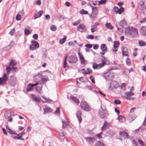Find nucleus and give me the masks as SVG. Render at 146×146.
<instances>
[{
	"instance_id": "1",
	"label": "nucleus",
	"mask_w": 146,
	"mask_h": 146,
	"mask_svg": "<svg viewBox=\"0 0 146 146\" xmlns=\"http://www.w3.org/2000/svg\"><path fill=\"white\" fill-rule=\"evenodd\" d=\"M126 35L129 37L135 38L138 36V32L136 29L132 27L126 28L125 30Z\"/></svg>"
},
{
	"instance_id": "2",
	"label": "nucleus",
	"mask_w": 146,
	"mask_h": 146,
	"mask_svg": "<svg viewBox=\"0 0 146 146\" xmlns=\"http://www.w3.org/2000/svg\"><path fill=\"white\" fill-rule=\"evenodd\" d=\"M42 76L40 74H38L37 75L35 76L34 78V80L36 83L34 84H29L28 85V86L34 87L39 84L38 83L42 79Z\"/></svg>"
},
{
	"instance_id": "3",
	"label": "nucleus",
	"mask_w": 146,
	"mask_h": 146,
	"mask_svg": "<svg viewBox=\"0 0 146 146\" xmlns=\"http://www.w3.org/2000/svg\"><path fill=\"white\" fill-rule=\"evenodd\" d=\"M80 105L81 108L84 111L88 112L91 110L92 109L91 108L86 102H81Z\"/></svg>"
},
{
	"instance_id": "4",
	"label": "nucleus",
	"mask_w": 146,
	"mask_h": 146,
	"mask_svg": "<svg viewBox=\"0 0 146 146\" xmlns=\"http://www.w3.org/2000/svg\"><path fill=\"white\" fill-rule=\"evenodd\" d=\"M101 110L99 111V113L100 117L103 119L106 116L107 111L105 107H102L101 106Z\"/></svg>"
},
{
	"instance_id": "5",
	"label": "nucleus",
	"mask_w": 146,
	"mask_h": 146,
	"mask_svg": "<svg viewBox=\"0 0 146 146\" xmlns=\"http://www.w3.org/2000/svg\"><path fill=\"white\" fill-rule=\"evenodd\" d=\"M111 70V69H110L109 70L108 72L105 74L104 76V78L105 79L109 81L113 79L114 76L113 72H110V70Z\"/></svg>"
},
{
	"instance_id": "6",
	"label": "nucleus",
	"mask_w": 146,
	"mask_h": 146,
	"mask_svg": "<svg viewBox=\"0 0 146 146\" xmlns=\"http://www.w3.org/2000/svg\"><path fill=\"white\" fill-rule=\"evenodd\" d=\"M32 44L30 46L29 48L30 50H36V48L39 47V44L36 41L32 40L31 41Z\"/></svg>"
},
{
	"instance_id": "7",
	"label": "nucleus",
	"mask_w": 146,
	"mask_h": 146,
	"mask_svg": "<svg viewBox=\"0 0 146 146\" xmlns=\"http://www.w3.org/2000/svg\"><path fill=\"white\" fill-rule=\"evenodd\" d=\"M8 77L6 74L3 75V78H0V86L6 84V82L8 80Z\"/></svg>"
},
{
	"instance_id": "8",
	"label": "nucleus",
	"mask_w": 146,
	"mask_h": 146,
	"mask_svg": "<svg viewBox=\"0 0 146 146\" xmlns=\"http://www.w3.org/2000/svg\"><path fill=\"white\" fill-rule=\"evenodd\" d=\"M77 30L81 32H84L86 31V28L84 24H82L77 26Z\"/></svg>"
},
{
	"instance_id": "9",
	"label": "nucleus",
	"mask_w": 146,
	"mask_h": 146,
	"mask_svg": "<svg viewBox=\"0 0 146 146\" xmlns=\"http://www.w3.org/2000/svg\"><path fill=\"white\" fill-rule=\"evenodd\" d=\"M10 84L12 86H15L17 83V79L15 76H12L9 80Z\"/></svg>"
},
{
	"instance_id": "10",
	"label": "nucleus",
	"mask_w": 146,
	"mask_h": 146,
	"mask_svg": "<svg viewBox=\"0 0 146 146\" xmlns=\"http://www.w3.org/2000/svg\"><path fill=\"white\" fill-rule=\"evenodd\" d=\"M77 61L78 58L76 55H71L69 57L68 62L69 63H75Z\"/></svg>"
},
{
	"instance_id": "11",
	"label": "nucleus",
	"mask_w": 146,
	"mask_h": 146,
	"mask_svg": "<svg viewBox=\"0 0 146 146\" xmlns=\"http://www.w3.org/2000/svg\"><path fill=\"white\" fill-rule=\"evenodd\" d=\"M119 84L115 81H113L110 84L109 88L111 90H113L114 88H116L118 86Z\"/></svg>"
},
{
	"instance_id": "12",
	"label": "nucleus",
	"mask_w": 146,
	"mask_h": 146,
	"mask_svg": "<svg viewBox=\"0 0 146 146\" xmlns=\"http://www.w3.org/2000/svg\"><path fill=\"white\" fill-rule=\"evenodd\" d=\"M5 118L8 119V121L9 122H11L12 120V118L11 117V113L9 111H7L4 114Z\"/></svg>"
},
{
	"instance_id": "13",
	"label": "nucleus",
	"mask_w": 146,
	"mask_h": 146,
	"mask_svg": "<svg viewBox=\"0 0 146 146\" xmlns=\"http://www.w3.org/2000/svg\"><path fill=\"white\" fill-rule=\"evenodd\" d=\"M79 57L81 61V63L82 64L85 65L86 61L85 60L82 54H80V52L78 53Z\"/></svg>"
},
{
	"instance_id": "14",
	"label": "nucleus",
	"mask_w": 146,
	"mask_h": 146,
	"mask_svg": "<svg viewBox=\"0 0 146 146\" xmlns=\"http://www.w3.org/2000/svg\"><path fill=\"white\" fill-rule=\"evenodd\" d=\"M99 24V23L96 22L92 27L91 31L92 33H93L97 30L98 29L97 26Z\"/></svg>"
},
{
	"instance_id": "15",
	"label": "nucleus",
	"mask_w": 146,
	"mask_h": 146,
	"mask_svg": "<svg viewBox=\"0 0 146 146\" xmlns=\"http://www.w3.org/2000/svg\"><path fill=\"white\" fill-rule=\"evenodd\" d=\"M122 54L123 56H128V51L127 48L126 47H124L122 49Z\"/></svg>"
},
{
	"instance_id": "16",
	"label": "nucleus",
	"mask_w": 146,
	"mask_h": 146,
	"mask_svg": "<svg viewBox=\"0 0 146 146\" xmlns=\"http://www.w3.org/2000/svg\"><path fill=\"white\" fill-rule=\"evenodd\" d=\"M43 13V11H39L37 13H36L34 15V18L35 19H36L39 17L42 16Z\"/></svg>"
},
{
	"instance_id": "17",
	"label": "nucleus",
	"mask_w": 146,
	"mask_h": 146,
	"mask_svg": "<svg viewBox=\"0 0 146 146\" xmlns=\"http://www.w3.org/2000/svg\"><path fill=\"white\" fill-rule=\"evenodd\" d=\"M86 141L88 142L93 143L96 139V138L95 137H87L85 138Z\"/></svg>"
},
{
	"instance_id": "18",
	"label": "nucleus",
	"mask_w": 146,
	"mask_h": 146,
	"mask_svg": "<svg viewBox=\"0 0 146 146\" xmlns=\"http://www.w3.org/2000/svg\"><path fill=\"white\" fill-rule=\"evenodd\" d=\"M120 136L125 138L128 137V133L125 131H120L119 133Z\"/></svg>"
},
{
	"instance_id": "19",
	"label": "nucleus",
	"mask_w": 146,
	"mask_h": 146,
	"mask_svg": "<svg viewBox=\"0 0 146 146\" xmlns=\"http://www.w3.org/2000/svg\"><path fill=\"white\" fill-rule=\"evenodd\" d=\"M81 114L82 113L81 111H78L76 113L77 118L79 120L80 123H81L82 121V118L81 116Z\"/></svg>"
},
{
	"instance_id": "20",
	"label": "nucleus",
	"mask_w": 146,
	"mask_h": 146,
	"mask_svg": "<svg viewBox=\"0 0 146 146\" xmlns=\"http://www.w3.org/2000/svg\"><path fill=\"white\" fill-rule=\"evenodd\" d=\"M43 109L44 110V114L50 112L52 110V109L48 106H45V108H44Z\"/></svg>"
},
{
	"instance_id": "21",
	"label": "nucleus",
	"mask_w": 146,
	"mask_h": 146,
	"mask_svg": "<svg viewBox=\"0 0 146 146\" xmlns=\"http://www.w3.org/2000/svg\"><path fill=\"white\" fill-rule=\"evenodd\" d=\"M70 98L74 102L77 104H78L80 102L76 97L71 96Z\"/></svg>"
},
{
	"instance_id": "22",
	"label": "nucleus",
	"mask_w": 146,
	"mask_h": 146,
	"mask_svg": "<svg viewBox=\"0 0 146 146\" xmlns=\"http://www.w3.org/2000/svg\"><path fill=\"white\" fill-rule=\"evenodd\" d=\"M140 33L143 35H146V29L144 27H142Z\"/></svg>"
},
{
	"instance_id": "23",
	"label": "nucleus",
	"mask_w": 146,
	"mask_h": 146,
	"mask_svg": "<svg viewBox=\"0 0 146 146\" xmlns=\"http://www.w3.org/2000/svg\"><path fill=\"white\" fill-rule=\"evenodd\" d=\"M100 47L102 52L107 51V48L106 45L105 44H102L101 45Z\"/></svg>"
},
{
	"instance_id": "24",
	"label": "nucleus",
	"mask_w": 146,
	"mask_h": 146,
	"mask_svg": "<svg viewBox=\"0 0 146 146\" xmlns=\"http://www.w3.org/2000/svg\"><path fill=\"white\" fill-rule=\"evenodd\" d=\"M31 95L32 98L35 101L38 102H40V101L39 98L36 97H35V95L34 94H31Z\"/></svg>"
},
{
	"instance_id": "25",
	"label": "nucleus",
	"mask_w": 146,
	"mask_h": 146,
	"mask_svg": "<svg viewBox=\"0 0 146 146\" xmlns=\"http://www.w3.org/2000/svg\"><path fill=\"white\" fill-rule=\"evenodd\" d=\"M66 36H64L63 38L60 39L59 41V43L61 44H63L66 41Z\"/></svg>"
},
{
	"instance_id": "26",
	"label": "nucleus",
	"mask_w": 146,
	"mask_h": 146,
	"mask_svg": "<svg viewBox=\"0 0 146 146\" xmlns=\"http://www.w3.org/2000/svg\"><path fill=\"white\" fill-rule=\"evenodd\" d=\"M92 13L93 14L96 15L97 14V12L95 11L96 10L97 11V7H94L93 6H92Z\"/></svg>"
},
{
	"instance_id": "27",
	"label": "nucleus",
	"mask_w": 146,
	"mask_h": 146,
	"mask_svg": "<svg viewBox=\"0 0 146 146\" xmlns=\"http://www.w3.org/2000/svg\"><path fill=\"white\" fill-rule=\"evenodd\" d=\"M139 44L141 46H146V42L142 40H139Z\"/></svg>"
},
{
	"instance_id": "28",
	"label": "nucleus",
	"mask_w": 146,
	"mask_h": 146,
	"mask_svg": "<svg viewBox=\"0 0 146 146\" xmlns=\"http://www.w3.org/2000/svg\"><path fill=\"white\" fill-rule=\"evenodd\" d=\"M92 70L90 68H87V70L86 71H85V72H82V73L84 74H89L92 73Z\"/></svg>"
},
{
	"instance_id": "29",
	"label": "nucleus",
	"mask_w": 146,
	"mask_h": 146,
	"mask_svg": "<svg viewBox=\"0 0 146 146\" xmlns=\"http://www.w3.org/2000/svg\"><path fill=\"white\" fill-rule=\"evenodd\" d=\"M77 43V41L76 40H74L73 41H70L68 42V44L69 45L73 46H75Z\"/></svg>"
},
{
	"instance_id": "30",
	"label": "nucleus",
	"mask_w": 146,
	"mask_h": 146,
	"mask_svg": "<svg viewBox=\"0 0 146 146\" xmlns=\"http://www.w3.org/2000/svg\"><path fill=\"white\" fill-rule=\"evenodd\" d=\"M126 96H132L134 95V93L131 91L126 92L125 93Z\"/></svg>"
},
{
	"instance_id": "31",
	"label": "nucleus",
	"mask_w": 146,
	"mask_h": 146,
	"mask_svg": "<svg viewBox=\"0 0 146 146\" xmlns=\"http://www.w3.org/2000/svg\"><path fill=\"white\" fill-rule=\"evenodd\" d=\"M48 78L46 76H43L42 77V79L41 80L43 83H45L48 80Z\"/></svg>"
},
{
	"instance_id": "32",
	"label": "nucleus",
	"mask_w": 146,
	"mask_h": 146,
	"mask_svg": "<svg viewBox=\"0 0 146 146\" xmlns=\"http://www.w3.org/2000/svg\"><path fill=\"white\" fill-rule=\"evenodd\" d=\"M118 119L119 121L121 122H123L125 121V118L124 117L121 115H118Z\"/></svg>"
},
{
	"instance_id": "33",
	"label": "nucleus",
	"mask_w": 146,
	"mask_h": 146,
	"mask_svg": "<svg viewBox=\"0 0 146 146\" xmlns=\"http://www.w3.org/2000/svg\"><path fill=\"white\" fill-rule=\"evenodd\" d=\"M106 27L108 28L112 29H113V27L111 24L110 23H107L105 24Z\"/></svg>"
},
{
	"instance_id": "34",
	"label": "nucleus",
	"mask_w": 146,
	"mask_h": 146,
	"mask_svg": "<svg viewBox=\"0 0 146 146\" xmlns=\"http://www.w3.org/2000/svg\"><path fill=\"white\" fill-rule=\"evenodd\" d=\"M80 13L82 15H87L88 14V11H85L84 9H81L80 11Z\"/></svg>"
},
{
	"instance_id": "35",
	"label": "nucleus",
	"mask_w": 146,
	"mask_h": 146,
	"mask_svg": "<svg viewBox=\"0 0 146 146\" xmlns=\"http://www.w3.org/2000/svg\"><path fill=\"white\" fill-rule=\"evenodd\" d=\"M42 84L41 85V86L40 87L37 86L35 89L36 91L40 93H42Z\"/></svg>"
},
{
	"instance_id": "36",
	"label": "nucleus",
	"mask_w": 146,
	"mask_h": 146,
	"mask_svg": "<svg viewBox=\"0 0 146 146\" xmlns=\"http://www.w3.org/2000/svg\"><path fill=\"white\" fill-rule=\"evenodd\" d=\"M12 137L14 139H20L21 140H23L24 139L23 138H21V136H18L17 135V136H13Z\"/></svg>"
},
{
	"instance_id": "37",
	"label": "nucleus",
	"mask_w": 146,
	"mask_h": 146,
	"mask_svg": "<svg viewBox=\"0 0 146 146\" xmlns=\"http://www.w3.org/2000/svg\"><path fill=\"white\" fill-rule=\"evenodd\" d=\"M106 64V62H102V63L98 64V69L101 68L102 67L104 66V65Z\"/></svg>"
},
{
	"instance_id": "38",
	"label": "nucleus",
	"mask_w": 146,
	"mask_h": 146,
	"mask_svg": "<svg viewBox=\"0 0 146 146\" xmlns=\"http://www.w3.org/2000/svg\"><path fill=\"white\" fill-rule=\"evenodd\" d=\"M16 62L13 61V60H11L9 64V65L11 66H13L16 65Z\"/></svg>"
},
{
	"instance_id": "39",
	"label": "nucleus",
	"mask_w": 146,
	"mask_h": 146,
	"mask_svg": "<svg viewBox=\"0 0 146 146\" xmlns=\"http://www.w3.org/2000/svg\"><path fill=\"white\" fill-rule=\"evenodd\" d=\"M119 45V42L118 41H114V47L115 48H117Z\"/></svg>"
},
{
	"instance_id": "40",
	"label": "nucleus",
	"mask_w": 146,
	"mask_h": 146,
	"mask_svg": "<svg viewBox=\"0 0 146 146\" xmlns=\"http://www.w3.org/2000/svg\"><path fill=\"white\" fill-rule=\"evenodd\" d=\"M95 146H105L103 143L101 141H98L95 144Z\"/></svg>"
},
{
	"instance_id": "41",
	"label": "nucleus",
	"mask_w": 146,
	"mask_h": 146,
	"mask_svg": "<svg viewBox=\"0 0 146 146\" xmlns=\"http://www.w3.org/2000/svg\"><path fill=\"white\" fill-rule=\"evenodd\" d=\"M62 127L64 128L68 125V124L64 121H62Z\"/></svg>"
},
{
	"instance_id": "42",
	"label": "nucleus",
	"mask_w": 146,
	"mask_h": 146,
	"mask_svg": "<svg viewBox=\"0 0 146 146\" xmlns=\"http://www.w3.org/2000/svg\"><path fill=\"white\" fill-rule=\"evenodd\" d=\"M42 97L45 100H46V101H44L43 100H42V102L43 103H45L46 102H49L51 101H52V100L49 99V98H46L45 97H44V96H42Z\"/></svg>"
},
{
	"instance_id": "43",
	"label": "nucleus",
	"mask_w": 146,
	"mask_h": 146,
	"mask_svg": "<svg viewBox=\"0 0 146 146\" xmlns=\"http://www.w3.org/2000/svg\"><path fill=\"white\" fill-rule=\"evenodd\" d=\"M125 22L124 20H122L119 23V25L122 27H123L125 25Z\"/></svg>"
},
{
	"instance_id": "44",
	"label": "nucleus",
	"mask_w": 146,
	"mask_h": 146,
	"mask_svg": "<svg viewBox=\"0 0 146 146\" xmlns=\"http://www.w3.org/2000/svg\"><path fill=\"white\" fill-rule=\"evenodd\" d=\"M126 64L128 66H130L131 65V63L129 58L127 57V58L126 60Z\"/></svg>"
},
{
	"instance_id": "45",
	"label": "nucleus",
	"mask_w": 146,
	"mask_h": 146,
	"mask_svg": "<svg viewBox=\"0 0 146 146\" xmlns=\"http://www.w3.org/2000/svg\"><path fill=\"white\" fill-rule=\"evenodd\" d=\"M124 9L122 7H120L119 9V14H121L124 11Z\"/></svg>"
},
{
	"instance_id": "46",
	"label": "nucleus",
	"mask_w": 146,
	"mask_h": 146,
	"mask_svg": "<svg viewBox=\"0 0 146 146\" xmlns=\"http://www.w3.org/2000/svg\"><path fill=\"white\" fill-rule=\"evenodd\" d=\"M7 132L11 134H17L15 132L13 131L11 129H9V130L7 131Z\"/></svg>"
},
{
	"instance_id": "47",
	"label": "nucleus",
	"mask_w": 146,
	"mask_h": 146,
	"mask_svg": "<svg viewBox=\"0 0 146 146\" xmlns=\"http://www.w3.org/2000/svg\"><path fill=\"white\" fill-rule=\"evenodd\" d=\"M86 38L88 39H93L94 38V36L92 35H88L86 36Z\"/></svg>"
},
{
	"instance_id": "48",
	"label": "nucleus",
	"mask_w": 146,
	"mask_h": 146,
	"mask_svg": "<svg viewBox=\"0 0 146 146\" xmlns=\"http://www.w3.org/2000/svg\"><path fill=\"white\" fill-rule=\"evenodd\" d=\"M106 3V0H101L99 1V5L105 4Z\"/></svg>"
},
{
	"instance_id": "49",
	"label": "nucleus",
	"mask_w": 146,
	"mask_h": 146,
	"mask_svg": "<svg viewBox=\"0 0 146 146\" xmlns=\"http://www.w3.org/2000/svg\"><path fill=\"white\" fill-rule=\"evenodd\" d=\"M81 22L80 20H79L77 21L74 22L73 25L74 26H76L78 24H79Z\"/></svg>"
},
{
	"instance_id": "50",
	"label": "nucleus",
	"mask_w": 146,
	"mask_h": 146,
	"mask_svg": "<svg viewBox=\"0 0 146 146\" xmlns=\"http://www.w3.org/2000/svg\"><path fill=\"white\" fill-rule=\"evenodd\" d=\"M16 19L17 21L21 20V16L19 14H17L16 16Z\"/></svg>"
},
{
	"instance_id": "51",
	"label": "nucleus",
	"mask_w": 146,
	"mask_h": 146,
	"mask_svg": "<svg viewBox=\"0 0 146 146\" xmlns=\"http://www.w3.org/2000/svg\"><path fill=\"white\" fill-rule=\"evenodd\" d=\"M50 29L53 31H55L56 30V28L55 25H52L50 27Z\"/></svg>"
},
{
	"instance_id": "52",
	"label": "nucleus",
	"mask_w": 146,
	"mask_h": 146,
	"mask_svg": "<svg viewBox=\"0 0 146 146\" xmlns=\"http://www.w3.org/2000/svg\"><path fill=\"white\" fill-rule=\"evenodd\" d=\"M12 68L10 67L7 66L6 67V71L7 72L8 74H9L10 71L11 70Z\"/></svg>"
},
{
	"instance_id": "53",
	"label": "nucleus",
	"mask_w": 146,
	"mask_h": 146,
	"mask_svg": "<svg viewBox=\"0 0 146 146\" xmlns=\"http://www.w3.org/2000/svg\"><path fill=\"white\" fill-rule=\"evenodd\" d=\"M25 33V35H28L30 33V31L28 29H25L24 31Z\"/></svg>"
},
{
	"instance_id": "54",
	"label": "nucleus",
	"mask_w": 146,
	"mask_h": 146,
	"mask_svg": "<svg viewBox=\"0 0 146 146\" xmlns=\"http://www.w3.org/2000/svg\"><path fill=\"white\" fill-rule=\"evenodd\" d=\"M126 85V84L125 83L122 84L120 86V88L122 90H125Z\"/></svg>"
},
{
	"instance_id": "55",
	"label": "nucleus",
	"mask_w": 146,
	"mask_h": 146,
	"mask_svg": "<svg viewBox=\"0 0 146 146\" xmlns=\"http://www.w3.org/2000/svg\"><path fill=\"white\" fill-rule=\"evenodd\" d=\"M145 1L144 0H140L139 4L140 6H143L145 4Z\"/></svg>"
},
{
	"instance_id": "56",
	"label": "nucleus",
	"mask_w": 146,
	"mask_h": 146,
	"mask_svg": "<svg viewBox=\"0 0 146 146\" xmlns=\"http://www.w3.org/2000/svg\"><path fill=\"white\" fill-rule=\"evenodd\" d=\"M15 31V29H13L10 31L9 33L11 36H13V34Z\"/></svg>"
},
{
	"instance_id": "57",
	"label": "nucleus",
	"mask_w": 146,
	"mask_h": 146,
	"mask_svg": "<svg viewBox=\"0 0 146 146\" xmlns=\"http://www.w3.org/2000/svg\"><path fill=\"white\" fill-rule=\"evenodd\" d=\"M138 142L141 146H145L144 144L143 141L141 139L138 140Z\"/></svg>"
},
{
	"instance_id": "58",
	"label": "nucleus",
	"mask_w": 146,
	"mask_h": 146,
	"mask_svg": "<svg viewBox=\"0 0 146 146\" xmlns=\"http://www.w3.org/2000/svg\"><path fill=\"white\" fill-rule=\"evenodd\" d=\"M67 57V55H66L65 57L64 62L63 64V67L65 68L66 67V59Z\"/></svg>"
},
{
	"instance_id": "59",
	"label": "nucleus",
	"mask_w": 146,
	"mask_h": 146,
	"mask_svg": "<svg viewBox=\"0 0 146 146\" xmlns=\"http://www.w3.org/2000/svg\"><path fill=\"white\" fill-rule=\"evenodd\" d=\"M86 79L84 77H81L80 78V81L83 83L84 82L86 81Z\"/></svg>"
},
{
	"instance_id": "60",
	"label": "nucleus",
	"mask_w": 146,
	"mask_h": 146,
	"mask_svg": "<svg viewBox=\"0 0 146 146\" xmlns=\"http://www.w3.org/2000/svg\"><path fill=\"white\" fill-rule=\"evenodd\" d=\"M115 103L117 105H119L121 103V102L120 100H114Z\"/></svg>"
},
{
	"instance_id": "61",
	"label": "nucleus",
	"mask_w": 146,
	"mask_h": 146,
	"mask_svg": "<svg viewBox=\"0 0 146 146\" xmlns=\"http://www.w3.org/2000/svg\"><path fill=\"white\" fill-rule=\"evenodd\" d=\"M93 68L94 69H98V64L96 63H94L93 64Z\"/></svg>"
},
{
	"instance_id": "62",
	"label": "nucleus",
	"mask_w": 146,
	"mask_h": 146,
	"mask_svg": "<svg viewBox=\"0 0 146 146\" xmlns=\"http://www.w3.org/2000/svg\"><path fill=\"white\" fill-rule=\"evenodd\" d=\"M125 98L126 99L129 100H134V98H131L130 96H125Z\"/></svg>"
},
{
	"instance_id": "63",
	"label": "nucleus",
	"mask_w": 146,
	"mask_h": 146,
	"mask_svg": "<svg viewBox=\"0 0 146 146\" xmlns=\"http://www.w3.org/2000/svg\"><path fill=\"white\" fill-rule=\"evenodd\" d=\"M114 8L115 13H119V8L117 7H115Z\"/></svg>"
},
{
	"instance_id": "64",
	"label": "nucleus",
	"mask_w": 146,
	"mask_h": 146,
	"mask_svg": "<svg viewBox=\"0 0 146 146\" xmlns=\"http://www.w3.org/2000/svg\"><path fill=\"white\" fill-rule=\"evenodd\" d=\"M85 46L87 48H92V45L90 44H87L85 45Z\"/></svg>"
}]
</instances>
